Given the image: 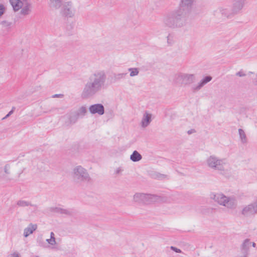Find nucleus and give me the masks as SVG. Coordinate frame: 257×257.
<instances>
[{
	"instance_id": "obj_1",
	"label": "nucleus",
	"mask_w": 257,
	"mask_h": 257,
	"mask_svg": "<svg viewBox=\"0 0 257 257\" xmlns=\"http://www.w3.org/2000/svg\"><path fill=\"white\" fill-rule=\"evenodd\" d=\"M106 78L105 72L97 71L91 74L85 84L82 92V97L87 98L94 96L104 85Z\"/></svg>"
},
{
	"instance_id": "obj_17",
	"label": "nucleus",
	"mask_w": 257,
	"mask_h": 257,
	"mask_svg": "<svg viewBox=\"0 0 257 257\" xmlns=\"http://www.w3.org/2000/svg\"><path fill=\"white\" fill-rule=\"evenodd\" d=\"M10 3L15 12L19 11L22 8L24 4L21 0H10Z\"/></svg>"
},
{
	"instance_id": "obj_2",
	"label": "nucleus",
	"mask_w": 257,
	"mask_h": 257,
	"mask_svg": "<svg viewBox=\"0 0 257 257\" xmlns=\"http://www.w3.org/2000/svg\"><path fill=\"white\" fill-rule=\"evenodd\" d=\"M188 15L182 9H178L168 14L164 19L166 26L173 29L181 28L187 23Z\"/></svg>"
},
{
	"instance_id": "obj_18",
	"label": "nucleus",
	"mask_w": 257,
	"mask_h": 257,
	"mask_svg": "<svg viewBox=\"0 0 257 257\" xmlns=\"http://www.w3.org/2000/svg\"><path fill=\"white\" fill-rule=\"evenodd\" d=\"M151 114L148 113L146 112L143 115V119L142 120V126L143 127H147L151 121Z\"/></svg>"
},
{
	"instance_id": "obj_28",
	"label": "nucleus",
	"mask_w": 257,
	"mask_h": 257,
	"mask_svg": "<svg viewBox=\"0 0 257 257\" xmlns=\"http://www.w3.org/2000/svg\"><path fill=\"white\" fill-rule=\"evenodd\" d=\"M65 218L66 217V215L73 216L75 214V210L73 209H70V210L65 209Z\"/></svg>"
},
{
	"instance_id": "obj_39",
	"label": "nucleus",
	"mask_w": 257,
	"mask_h": 257,
	"mask_svg": "<svg viewBox=\"0 0 257 257\" xmlns=\"http://www.w3.org/2000/svg\"><path fill=\"white\" fill-rule=\"evenodd\" d=\"M53 211L54 212H59V211H60L61 212L62 211V210L58 208H55L54 209H53Z\"/></svg>"
},
{
	"instance_id": "obj_36",
	"label": "nucleus",
	"mask_w": 257,
	"mask_h": 257,
	"mask_svg": "<svg viewBox=\"0 0 257 257\" xmlns=\"http://www.w3.org/2000/svg\"><path fill=\"white\" fill-rule=\"evenodd\" d=\"M195 132H196V131H195V130L194 129H191V130H189V131L187 132V134H188V135H191V134H193V133H195Z\"/></svg>"
},
{
	"instance_id": "obj_40",
	"label": "nucleus",
	"mask_w": 257,
	"mask_h": 257,
	"mask_svg": "<svg viewBox=\"0 0 257 257\" xmlns=\"http://www.w3.org/2000/svg\"><path fill=\"white\" fill-rule=\"evenodd\" d=\"M251 245L253 247H255V246H256V243H254V242H251Z\"/></svg>"
},
{
	"instance_id": "obj_43",
	"label": "nucleus",
	"mask_w": 257,
	"mask_h": 257,
	"mask_svg": "<svg viewBox=\"0 0 257 257\" xmlns=\"http://www.w3.org/2000/svg\"><path fill=\"white\" fill-rule=\"evenodd\" d=\"M169 37H168V42H169Z\"/></svg>"
},
{
	"instance_id": "obj_5",
	"label": "nucleus",
	"mask_w": 257,
	"mask_h": 257,
	"mask_svg": "<svg viewBox=\"0 0 257 257\" xmlns=\"http://www.w3.org/2000/svg\"><path fill=\"white\" fill-rule=\"evenodd\" d=\"M195 80V76L194 74L179 73L175 75L173 82L180 86L192 84Z\"/></svg>"
},
{
	"instance_id": "obj_44",
	"label": "nucleus",
	"mask_w": 257,
	"mask_h": 257,
	"mask_svg": "<svg viewBox=\"0 0 257 257\" xmlns=\"http://www.w3.org/2000/svg\"><path fill=\"white\" fill-rule=\"evenodd\" d=\"M35 257H39L38 256H36Z\"/></svg>"
},
{
	"instance_id": "obj_6",
	"label": "nucleus",
	"mask_w": 257,
	"mask_h": 257,
	"mask_svg": "<svg viewBox=\"0 0 257 257\" xmlns=\"http://www.w3.org/2000/svg\"><path fill=\"white\" fill-rule=\"evenodd\" d=\"M207 163L208 166L212 169L219 171H223L224 169V160L219 159L214 156H211L207 159Z\"/></svg>"
},
{
	"instance_id": "obj_13",
	"label": "nucleus",
	"mask_w": 257,
	"mask_h": 257,
	"mask_svg": "<svg viewBox=\"0 0 257 257\" xmlns=\"http://www.w3.org/2000/svg\"><path fill=\"white\" fill-rule=\"evenodd\" d=\"M246 0H232V7L234 13H238L244 6Z\"/></svg>"
},
{
	"instance_id": "obj_33",
	"label": "nucleus",
	"mask_w": 257,
	"mask_h": 257,
	"mask_svg": "<svg viewBox=\"0 0 257 257\" xmlns=\"http://www.w3.org/2000/svg\"><path fill=\"white\" fill-rule=\"evenodd\" d=\"M157 176H158V178H159L161 179H168V176L166 175H164V174H160Z\"/></svg>"
},
{
	"instance_id": "obj_24",
	"label": "nucleus",
	"mask_w": 257,
	"mask_h": 257,
	"mask_svg": "<svg viewBox=\"0 0 257 257\" xmlns=\"http://www.w3.org/2000/svg\"><path fill=\"white\" fill-rule=\"evenodd\" d=\"M127 75V73H121L113 74V78L115 81H118L121 79H124Z\"/></svg>"
},
{
	"instance_id": "obj_27",
	"label": "nucleus",
	"mask_w": 257,
	"mask_h": 257,
	"mask_svg": "<svg viewBox=\"0 0 257 257\" xmlns=\"http://www.w3.org/2000/svg\"><path fill=\"white\" fill-rule=\"evenodd\" d=\"M1 25L4 28L9 29L11 27L12 23L7 22L6 21H4L1 23Z\"/></svg>"
},
{
	"instance_id": "obj_3",
	"label": "nucleus",
	"mask_w": 257,
	"mask_h": 257,
	"mask_svg": "<svg viewBox=\"0 0 257 257\" xmlns=\"http://www.w3.org/2000/svg\"><path fill=\"white\" fill-rule=\"evenodd\" d=\"M75 9L71 2H68L65 4V29L69 35L72 34V30L74 28L76 20L74 17Z\"/></svg>"
},
{
	"instance_id": "obj_23",
	"label": "nucleus",
	"mask_w": 257,
	"mask_h": 257,
	"mask_svg": "<svg viewBox=\"0 0 257 257\" xmlns=\"http://www.w3.org/2000/svg\"><path fill=\"white\" fill-rule=\"evenodd\" d=\"M238 133L241 143L243 144L246 143L247 142V138L244 131L241 128H239L238 130Z\"/></svg>"
},
{
	"instance_id": "obj_14",
	"label": "nucleus",
	"mask_w": 257,
	"mask_h": 257,
	"mask_svg": "<svg viewBox=\"0 0 257 257\" xmlns=\"http://www.w3.org/2000/svg\"><path fill=\"white\" fill-rule=\"evenodd\" d=\"M212 77L210 76H206L204 77L198 84L196 86H193L191 90L193 92H195L199 90L204 85L212 80Z\"/></svg>"
},
{
	"instance_id": "obj_31",
	"label": "nucleus",
	"mask_w": 257,
	"mask_h": 257,
	"mask_svg": "<svg viewBox=\"0 0 257 257\" xmlns=\"http://www.w3.org/2000/svg\"><path fill=\"white\" fill-rule=\"evenodd\" d=\"M46 241L48 242L51 245H54L56 243V240L54 239H47Z\"/></svg>"
},
{
	"instance_id": "obj_41",
	"label": "nucleus",
	"mask_w": 257,
	"mask_h": 257,
	"mask_svg": "<svg viewBox=\"0 0 257 257\" xmlns=\"http://www.w3.org/2000/svg\"><path fill=\"white\" fill-rule=\"evenodd\" d=\"M12 257H19V254H16V253H15V254H14L13 255V256H12Z\"/></svg>"
},
{
	"instance_id": "obj_22",
	"label": "nucleus",
	"mask_w": 257,
	"mask_h": 257,
	"mask_svg": "<svg viewBox=\"0 0 257 257\" xmlns=\"http://www.w3.org/2000/svg\"><path fill=\"white\" fill-rule=\"evenodd\" d=\"M79 117H83L87 112V109L85 106H82L77 111H75Z\"/></svg>"
},
{
	"instance_id": "obj_25",
	"label": "nucleus",
	"mask_w": 257,
	"mask_h": 257,
	"mask_svg": "<svg viewBox=\"0 0 257 257\" xmlns=\"http://www.w3.org/2000/svg\"><path fill=\"white\" fill-rule=\"evenodd\" d=\"M128 71L131 72L130 76L133 77L139 74V70L137 68H130L128 69Z\"/></svg>"
},
{
	"instance_id": "obj_8",
	"label": "nucleus",
	"mask_w": 257,
	"mask_h": 257,
	"mask_svg": "<svg viewBox=\"0 0 257 257\" xmlns=\"http://www.w3.org/2000/svg\"><path fill=\"white\" fill-rule=\"evenodd\" d=\"M155 196L149 194L137 193L134 196V200L140 203L150 204L155 200Z\"/></svg>"
},
{
	"instance_id": "obj_11",
	"label": "nucleus",
	"mask_w": 257,
	"mask_h": 257,
	"mask_svg": "<svg viewBox=\"0 0 257 257\" xmlns=\"http://www.w3.org/2000/svg\"><path fill=\"white\" fill-rule=\"evenodd\" d=\"M49 6L51 8L60 9L62 15H64V5L63 0H50Z\"/></svg>"
},
{
	"instance_id": "obj_35",
	"label": "nucleus",
	"mask_w": 257,
	"mask_h": 257,
	"mask_svg": "<svg viewBox=\"0 0 257 257\" xmlns=\"http://www.w3.org/2000/svg\"><path fill=\"white\" fill-rule=\"evenodd\" d=\"M63 97V94H54L52 96V97L53 98H55V97Z\"/></svg>"
},
{
	"instance_id": "obj_10",
	"label": "nucleus",
	"mask_w": 257,
	"mask_h": 257,
	"mask_svg": "<svg viewBox=\"0 0 257 257\" xmlns=\"http://www.w3.org/2000/svg\"><path fill=\"white\" fill-rule=\"evenodd\" d=\"M89 110L91 114H98L102 115L104 113V107L100 103H96L90 105Z\"/></svg>"
},
{
	"instance_id": "obj_32",
	"label": "nucleus",
	"mask_w": 257,
	"mask_h": 257,
	"mask_svg": "<svg viewBox=\"0 0 257 257\" xmlns=\"http://www.w3.org/2000/svg\"><path fill=\"white\" fill-rule=\"evenodd\" d=\"M171 249L172 250L175 251L177 253H180V252H181V249H179V248H177L176 247L172 246H171Z\"/></svg>"
},
{
	"instance_id": "obj_26",
	"label": "nucleus",
	"mask_w": 257,
	"mask_h": 257,
	"mask_svg": "<svg viewBox=\"0 0 257 257\" xmlns=\"http://www.w3.org/2000/svg\"><path fill=\"white\" fill-rule=\"evenodd\" d=\"M17 205L22 206V207H25V206H28L30 205V203L29 202L24 201V200H19L17 202Z\"/></svg>"
},
{
	"instance_id": "obj_16",
	"label": "nucleus",
	"mask_w": 257,
	"mask_h": 257,
	"mask_svg": "<svg viewBox=\"0 0 257 257\" xmlns=\"http://www.w3.org/2000/svg\"><path fill=\"white\" fill-rule=\"evenodd\" d=\"M219 11L222 17L228 19H230L232 18L234 16V15L237 14L233 13V7H232L231 10L228 9L221 8L220 9Z\"/></svg>"
},
{
	"instance_id": "obj_34",
	"label": "nucleus",
	"mask_w": 257,
	"mask_h": 257,
	"mask_svg": "<svg viewBox=\"0 0 257 257\" xmlns=\"http://www.w3.org/2000/svg\"><path fill=\"white\" fill-rule=\"evenodd\" d=\"M15 109V107H13L12 109L6 115V116L3 119L9 117L10 115H11L12 114H13Z\"/></svg>"
},
{
	"instance_id": "obj_4",
	"label": "nucleus",
	"mask_w": 257,
	"mask_h": 257,
	"mask_svg": "<svg viewBox=\"0 0 257 257\" xmlns=\"http://www.w3.org/2000/svg\"><path fill=\"white\" fill-rule=\"evenodd\" d=\"M212 198L215 202L228 208H235L237 205L236 200L234 197H227L223 194H214Z\"/></svg>"
},
{
	"instance_id": "obj_30",
	"label": "nucleus",
	"mask_w": 257,
	"mask_h": 257,
	"mask_svg": "<svg viewBox=\"0 0 257 257\" xmlns=\"http://www.w3.org/2000/svg\"><path fill=\"white\" fill-rule=\"evenodd\" d=\"M236 75L239 77H243L246 76V74L243 72L242 70H241L236 73Z\"/></svg>"
},
{
	"instance_id": "obj_9",
	"label": "nucleus",
	"mask_w": 257,
	"mask_h": 257,
	"mask_svg": "<svg viewBox=\"0 0 257 257\" xmlns=\"http://www.w3.org/2000/svg\"><path fill=\"white\" fill-rule=\"evenodd\" d=\"M241 213L245 216L254 215L257 213V199L253 203L245 206L242 210Z\"/></svg>"
},
{
	"instance_id": "obj_19",
	"label": "nucleus",
	"mask_w": 257,
	"mask_h": 257,
	"mask_svg": "<svg viewBox=\"0 0 257 257\" xmlns=\"http://www.w3.org/2000/svg\"><path fill=\"white\" fill-rule=\"evenodd\" d=\"M37 225L30 224L29 226L25 228L24 230V235L25 237H28L30 234H32L34 231L37 229Z\"/></svg>"
},
{
	"instance_id": "obj_21",
	"label": "nucleus",
	"mask_w": 257,
	"mask_h": 257,
	"mask_svg": "<svg viewBox=\"0 0 257 257\" xmlns=\"http://www.w3.org/2000/svg\"><path fill=\"white\" fill-rule=\"evenodd\" d=\"M142 159V155L137 151H134L130 156V159L134 162H138Z\"/></svg>"
},
{
	"instance_id": "obj_15",
	"label": "nucleus",
	"mask_w": 257,
	"mask_h": 257,
	"mask_svg": "<svg viewBox=\"0 0 257 257\" xmlns=\"http://www.w3.org/2000/svg\"><path fill=\"white\" fill-rule=\"evenodd\" d=\"M21 9L20 14L24 16L29 15L31 13L32 5L29 2H25Z\"/></svg>"
},
{
	"instance_id": "obj_38",
	"label": "nucleus",
	"mask_w": 257,
	"mask_h": 257,
	"mask_svg": "<svg viewBox=\"0 0 257 257\" xmlns=\"http://www.w3.org/2000/svg\"><path fill=\"white\" fill-rule=\"evenodd\" d=\"M50 238L55 240V234L53 232H51L50 233Z\"/></svg>"
},
{
	"instance_id": "obj_12",
	"label": "nucleus",
	"mask_w": 257,
	"mask_h": 257,
	"mask_svg": "<svg viewBox=\"0 0 257 257\" xmlns=\"http://www.w3.org/2000/svg\"><path fill=\"white\" fill-rule=\"evenodd\" d=\"M195 1V0H181L179 9H182L186 13L189 14L192 8Z\"/></svg>"
},
{
	"instance_id": "obj_20",
	"label": "nucleus",
	"mask_w": 257,
	"mask_h": 257,
	"mask_svg": "<svg viewBox=\"0 0 257 257\" xmlns=\"http://www.w3.org/2000/svg\"><path fill=\"white\" fill-rule=\"evenodd\" d=\"M79 116L75 111H71L68 114V123L70 124L75 123L78 120Z\"/></svg>"
},
{
	"instance_id": "obj_7",
	"label": "nucleus",
	"mask_w": 257,
	"mask_h": 257,
	"mask_svg": "<svg viewBox=\"0 0 257 257\" xmlns=\"http://www.w3.org/2000/svg\"><path fill=\"white\" fill-rule=\"evenodd\" d=\"M74 177L75 179L81 181L88 182L90 180L86 170L81 166H77L74 169Z\"/></svg>"
},
{
	"instance_id": "obj_29",
	"label": "nucleus",
	"mask_w": 257,
	"mask_h": 257,
	"mask_svg": "<svg viewBox=\"0 0 257 257\" xmlns=\"http://www.w3.org/2000/svg\"><path fill=\"white\" fill-rule=\"evenodd\" d=\"M5 9L4 6L2 4H0V17L4 14Z\"/></svg>"
},
{
	"instance_id": "obj_42",
	"label": "nucleus",
	"mask_w": 257,
	"mask_h": 257,
	"mask_svg": "<svg viewBox=\"0 0 257 257\" xmlns=\"http://www.w3.org/2000/svg\"><path fill=\"white\" fill-rule=\"evenodd\" d=\"M120 172V169H117L116 171V173L118 174Z\"/></svg>"
},
{
	"instance_id": "obj_37",
	"label": "nucleus",
	"mask_w": 257,
	"mask_h": 257,
	"mask_svg": "<svg viewBox=\"0 0 257 257\" xmlns=\"http://www.w3.org/2000/svg\"><path fill=\"white\" fill-rule=\"evenodd\" d=\"M9 167V166L8 165H6L5 167V172L7 174H9V172L8 171V168Z\"/></svg>"
}]
</instances>
